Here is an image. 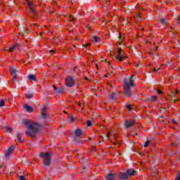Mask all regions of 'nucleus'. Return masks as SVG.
<instances>
[{"label": "nucleus", "instance_id": "f257e3e1", "mask_svg": "<svg viewBox=\"0 0 180 180\" xmlns=\"http://www.w3.org/2000/svg\"><path fill=\"white\" fill-rule=\"evenodd\" d=\"M22 126L26 129H28V131H25V134L30 137H36L37 133L40 131L41 127L37 122H34L29 120H22Z\"/></svg>", "mask_w": 180, "mask_h": 180}, {"label": "nucleus", "instance_id": "f03ea898", "mask_svg": "<svg viewBox=\"0 0 180 180\" xmlns=\"http://www.w3.org/2000/svg\"><path fill=\"white\" fill-rule=\"evenodd\" d=\"M134 75H131L128 79H125L124 82V94L128 98H130L132 95V89L135 87L136 83L134 82V79H133Z\"/></svg>", "mask_w": 180, "mask_h": 180}, {"label": "nucleus", "instance_id": "7ed1b4c3", "mask_svg": "<svg viewBox=\"0 0 180 180\" xmlns=\"http://www.w3.org/2000/svg\"><path fill=\"white\" fill-rule=\"evenodd\" d=\"M39 157L45 160V162H44V165L46 167L50 166V164H51V155L49 153L41 152Z\"/></svg>", "mask_w": 180, "mask_h": 180}, {"label": "nucleus", "instance_id": "20e7f679", "mask_svg": "<svg viewBox=\"0 0 180 180\" xmlns=\"http://www.w3.org/2000/svg\"><path fill=\"white\" fill-rule=\"evenodd\" d=\"M25 4L29 8L30 12H32V13H34L36 12V8H37V6H36V4H33L29 0H25Z\"/></svg>", "mask_w": 180, "mask_h": 180}, {"label": "nucleus", "instance_id": "39448f33", "mask_svg": "<svg viewBox=\"0 0 180 180\" xmlns=\"http://www.w3.org/2000/svg\"><path fill=\"white\" fill-rule=\"evenodd\" d=\"M10 71L11 73L13 75V79H18V72H19V69H15V68H13V66L10 67Z\"/></svg>", "mask_w": 180, "mask_h": 180}, {"label": "nucleus", "instance_id": "423d86ee", "mask_svg": "<svg viewBox=\"0 0 180 180\" xmlns=\"http://www.w3.org/2000/svg\"><path fill=\"white\" fill-rule=\"evenodd\" d=\"M65 84L67 86H74V79H72L71 77H68L65 79Z\"/></svg>", "mask_w": 180, "mask_h": 180}, {"label": "nucleus", "instance_id": "0eeeda50", "mask_svg": "<svg viewBox=\"0 0 180 180\" xmlns=\"http://www.w3.org/2000/svg\"><path fill=\"white\" fill-rule=\"evenodd\" d=\"M15 150V146L12 145L6 152L5 157L6 158H9V156Z\"/></svg>", "mask_w": 180, "mask_h": 180}, {"label": "nucleus", "instance_id": "6e6552de", "mask_svg": "<svg viewBox=\"0 0 180 180\" xmlns=\"http://www.w3.org/2000/svg\"><path fill=\"white\" fill-rule=\"evenodd\" d=\"M136 122L134 120H126L124 126L127 129H129L133 126H134Z\"/></svg>", "mask_w": 180, "mask_h": 180}, {"label": "nucleus", "instance_id": "1a4fd4ad", "mask_svg": "<svg viewBox=\"0 0 180 180\" xmlns=\"http://www.w3.org/2000/svg\"><path fill=\"white\" fill-rule=\"evenodd\" d=\"M121 54H122V48H120L118 50V55L115 57V58L118 60V61H123L124 58H127L126 56H121Z\"/></svg>", "mask_w": 180, "mask_h": 180}, {"label": "nucleus", "instance_id": "9d476101", "mask_svg": "<svg viewBox=\"0 0 180 180\" xmlns=\"http://www.w3.org/2000/svg\"><path fill=\"white\" fill-rule=\"evenodd\" d=\"M127 174L128 176H134V175H136V171L134 169H128L127 170Z\"/></svg>", "mask_w": 180, "mask_h": 180}, {"label": "nucleus", "instance_id": "9b49d317", "mask_svg": "<svg viewBox=\"0 0 180 180\" xmlns=\"http://www.w3.org/2000/svg\"><path fill=\"white\" fill-rule=\"evenodd\" d=\"M23 108L26 110V112H28V113H32V112H33V108L30 107L27 104H25Z\"/></svg>", "mask_w": 180, "mask_h": 180}, {"label": "nucleus", "instance_id": "f8f14e48", "mask_svg": "<svg viewBox=\"0 0 180 180\" xmlns=\"http://www.w3.org/2000/svg\"><path fill=\"white\" fill-rule=\"evenodd\" d=\"M120 179L122 180L127 179V178H129V174H127V173L125 172H121L120 174Z\"/></svg>", "mask_w": 180, "mask_h": 180}, {"label": "nucleus", "instance_id": "ddd939ff", "mask_svg": "<svg viewBox=\"0 0 180 180\" xmlns=\"http://www.w3.org/2000/svg\"><path fill=\"white\" fill-rule=\"evenodd\" d=\"M17 47H19V44H15L14 45H13V46L8 49L9 53H13V51H15V50H16Z\"/></svg>", "mask_w": 180, "mask_h": 180}, {"label": "nucleus", "instance_id": "4468645a", "mask_svg": "<svg viewBox=\"0 0 180 180\" xmlns=\"http://www.w3.org/2000/svg\"><path fill=\"white\" fill-rule=\"evenodd\" d=\"M99 40H100V38L98 36H94L91 37V41L93 43H98Z\"/></svg>", "mask_w": 180, "mask_h": 180}, {"label": "nucleus", "instance_id": "2eb2a0df", "mask_svg": "<svg viewBox=\"0 0 180 180\" xmlns=\"http://www.w3.org/2000/svg\"><path fill=\"white\" fill-rule=\"evenodd\" d=\"M46 107L42 108L41 110V117H43V119H46Z\"/></svg>", "mask_w": 180, "mask_h": 180}, {"label": "nucleus", "instance_id": "dca6fc26", "mask_svg": "<svg viewBox=\"0 0 180 180\" xmlns=\"http://www.w3.org/2000/svg\"><path fill=\"white\" fill-rule=\"evenodd\" d=\"M107 180H114L115 179V174H108L105 177Z\"/></svg>", "mask_w": 180, "mask_h": 180}, {"label": "nucleus", "instance_id": "f3484780", "mask_svg": "<svg viewBox=\"0 0 180 180\" xmlns=\"http://www.w3.org/2000/svg\"><path fill=\"white\" fill-rule=\"evenodd\" d=\"M28 79H30V81H37V77L34 75H28Z\"/></svg>", "mask_w": 180, "mask_h": 180}, {"label": "nucleus", "instance_id": "a211bd4d", "mask_svg": "<svg viewBox=\"0 0 180 180\" xmlns=\"http://www.w3.org/2000/svg\"><path fill=\"white\" fill-rule=\"evenodd\" d=\"M75 118L74 117V116H72V115H69V116L68 117V122L69 123H73V122H75Z\"/></svg>", "mask_w": 180, "mask_h": 180}, {"label": "nucleus", "instance_id": "6ab92c4d", "mask_svg": "<svg viewBox=\"0 0 180 180\" xmlns=\"http://www.w3.org/2000/svg\"><path fill=\"white\" fill-rule=\"evenodd\" d=\"M75 136H77V137H79L81 136V134H82V130H81L80 129H77L75 132Z\"/></svg>", "mask_w": 180, "mask_h": 180}, {"label": "nucleus", "instance_id": "aec40b11", "mask_svg": "<svg viewBox=\"0 0 180 180\" xmlns=\"http://www.w3.org/2000/svg\"><path fill=\"white\" fill-rule=\"evenodd\" d=\"M25 96L27 98V99H32V98H33V93L28 91L26 94Z\"/></svg>", "mask_w": 180, "mask_h": 180}, {"label": "nucleus", "instance_id": "412c9836", "mask_svg": "<svg viewBox=\"0 0 180 180\" xmlns=\"http://www.w3.org/2000/svg\"><path fill=\"white\" fill-rule=\"evenodd\" d=\"M53 88L56 94H61V92H63V91L58 89L57 86H56V85H53Z\"/></svg>", "mask_w": 180, "mask_h": 180}, {"label": "nucleus", "instance_id": "4be33fe9", "mask_svg": "<svg viewBox=\"0 0 180 180\" xmlns=\"http://www.w3.org/2000/svg\"><path fill=\"white\" fill-rule=\"evenodd\" d=\"M5 129H6V133H12V131L13 130V129L8 127H6Z\"/></svg>", "mask_w": 180, "mask_h": 180}, {"label": "nucleus", "instance_id": "5701e85b", "mask_svg": "<svg viewBox=\"0 0 180 180\" xmlns=\"http://www.w3.org/2000/svg\"><path fill=\"white\" fill-rule=\"evenodd\" d=\"M169 96H170V98H176V94L174 93V91H172L169 93Z\"/></svg>", "mask_w": 180, "mask_h": 180}, {"label": "nucleus", "instance_id": "b1692460", "mask_svg": "<svg viewBox=\"0 0 180 180\" xmlns=\"http://www.w3.org/2000/svg\"><path fill=\"white\" fill-rule=\"evenodd\" d=\"M158 99V97L157 96H153L150 97V101L151 102H154Z\"/></svg>", "mask_w": 180, "mask_h": 180}, {"label": "nucleus", "instance_id": "393cba45", "mask_svg": "<svg viewBox=\"0 0 180 180\" xmlns=\"http://www.w3.org/2000/svg\"><path fill=\"white\" fill-rule=\"evenodd\" d=\"M160 23H162V25H167V23H168V21H167V20L165 19H160Z\"/></svg>", "mask_w": 180, "mask_h": 180}, {"label": "nucleus", "instance_id": "a878e982", "mask_svg": "<svg viewBox=\"0 0 180 180\" xmlns=\"http://www.w3.org/2000/svg\"><path fill=\"white\" fill-rule=\"evenodd\" d=\"M110 98H111V99H112V101H116V94L115 93H112L110 95Z\"/></svg>", "mask_w": 180, "mask_h": 180}, {"label": "nucleus", "instance_id": "bb28decb", "mask_svg": "<svg viewBox=\"0 0 180 180\" xmlns=\"http://www.w3.org/2000/svg\"><path fill=\"white\" fill-rule=\"evenodd\" d=\"M154 72L160 74V72H161V68H155Z\"/></svg>", "mask_w": 180, "mask_h": 180}, {"label": "nucleus", "instance_id": "cd10ccee", "mask_svg": "<svg viewBox=\"0 0 180 180\" xmlns=\"http://www.w3.org/2000/svg\"><path fill=\"white\" fill-rule=\"evenodd\" d=\"M3 106H5V101L4 100H1L0 101V108H3Z\"/></svg>", "mask_w": 180, "mask_h": 180}, {"label": "nucleus", "instance_id": "c85d7f7f", "mask_svg": "<svg viewBox=\"0 0 180 180\" xmlns=\"http://www.w3.org/2000/svg\"><path fill=\"white\" fill-rule=\"evenodd\" d=\"M148 144H150V141L147 140V141L145 142V143H144V145H143V147H145V148L148 147Z\"/></svg>", "mask_w": 180, "mask_h": 180}, {"label": "nucleus", "instance_id": "c756f323", "mask_svg": "<svg viewBox=\"0 0 180 180\" xmlns=\"http://www.w3.org/2000/svg\"><path fill=\"white\" fill-rule=\"evenodd\" d=\"M175 180H180V171L177 172L176 178Z\"/></svg>", "mask_w": 180, "mask_h": 180}, {"label": "nucleus", "instance_id": "7c9ffc66", "mask_svg": "<svg viewBox=\"0 0 180 180\" xmlns=\"http://www.w3.org/2000/svg\"><path fill=\"white\" fill-rule=\"evenodd\" d=\"M17 140L19 143H22V137H20V136L18 135Z\"/></svg>", "mask_w": 180, "mask_h": 180}, {"label": "nucleus", "instance_id": "2f4dec72", "mask_svg": "<svg viewBox=\"0 0 180 180\" xmlns=\"http://www.w3.org/2000/svg\"><path fill=\"white\" fill-rule=\"evenodd\" d=\"M86 124H87L88 127L92 126V122H91V121H87Z\"/></svg>", "mask_w": 180, "mask_h": 180}, {"label": "nucleus", "instance_id": "473e14b6", "mask_svg": "<svg viewBox=\"0 0 180 180\" xmlns=\"http://www.w3.org/2000/svg\"><path fill=\"white\" fill-rule=\"evenodd\" d=\"M127 109H129V110H131V105H127Z\"/></svg>", "mask_w": 180, "mask_h": 180}, {"label": "nucleus", "instance_id": "72a5a7b5", "mask_svg": "<svg viewBox=\"0 0 180 180\" xmlns=\"http://www.w3.org/2000/svg\"><path fill=\"white\" fill-rule=\"evenodd\" d=\"M70 22H72L74 20V15L70 16Z\"/></svg>", "mask_w": 180, "mask_h": 180}, {"label": "nucleus", "instance_id": "f704fd0d", "mask_svg": "<svg viewBox=\"0 0 180 180\" xmlns=\"http://www.w3.org/2000/svg\"><path fill=\"white\" fill-rule=\"evenodd\" d=\"M19 179L20 180H25V176H20Z\"/></svg>", "mask_w": 180, "mask_h": 180}, {"label": "nucleus", "instance_id": "c9c22d12", "mask_svg": "<svg viewBox=\"0 0 180 180\" xmlns=\"http://www.w3.org/2000/svg\"><path fill=\"white\" fill-rule=\"evenodd\" d=\"M107 137H108V139L109 140H110V132H108V133L107 134Z\"/></svg>", "mask_w": 180, "mask_h": 180}, {"label": "nucleus", "instance_id": "e433bc0d", "mask_svg": "<svg viewBox=\"0 0 180 180\" xmlns=\"http://www.w3.org/2000/svg\"><path fill=\"white\" fill-rule=\"evenodd\" d=\"M95 150H96L95 146L91 147V151H95Z\"/></svg>", "mask_w": 180, "mask_h": 180}, {"label": "nucleus", "instance_id": "4c0bfd02", "mask_svg": "<svg viewBox=\"0 0 180 180\" xmlns=\"http://www.w3.org/2000/svg\"><path fill=\"white\" fill-rule=\"evenodd\" d=\"M158 94H159V95H161V94H162V91L161 90H158Z\"/></svg>", "mask_w": 180, "mask_h": 180}, {"label": "nucleus", "instance_id": "58836bf2", "mask_svg": "<svg viewBox=\"0 0 180 180\" xmlns=\"http://www.w3.org/2000/svg\"><path fill=\"white\" fill-rule=\"evenodd\" d=\"M92 22H93V23H95V22H96V19L95 18H93Z\"/></svg>", "mask_w": 180, "mask_h": 180}, {"label": "nucleus", "instance_id": "ea45409f", "mask_svg": "<svg viewBox=\"0 0 180 180\" xmlns=\"http://www.w3.org/2000/svg\"><path fill=\"white\" fill-rule=\"evenodd\" d=\"M174 94H175L176 95V94H179V91L178 89H176Z\"/></svg>", "mask_w": 180, "mask_h": 180}, {"label": "nucleus", "instance_id": "a19ab883", "mask_svg": "<svg viewBox=\"0 0 180 180\" xmlns=\"http://www.w3.org/2000/svg\"><path fill=\"white\" fill-rule=\"evenodd\" d=\"M177 20H178V23H180V15L178 17Z\"/></svg>", "mask_w": 180, "mask_h": 180}, {"label": "nucleus", "instance_id": "79ce46f5", "mask_svg": "<svg viewBox=\"0 0 180 180\" xmlns=\"http://www.w3.org/2000/svg\"><path fill=\"white\" fill-rule=\"evenodd\" d=\"M172 123H174V124H176V121H175V120H173Z\"/></svg>", "mask_w": 180, "mask_h": 180}, {"label": "nucleus", "instance_id": "37998d69", "mask_svg": "<svg viewBox=\"0 0 180 180\" xmlns=\"http://www.w3.org/2000/svg\"><path fill=\"white\" fill-rule=\"evenodd\" d=\"M137 17L139 18H141V14H138V15H137Z\"/></svg>", "mask_w": 180, "mask_h": 180}, {"label": "nucleus", "instance_id": "c03bdc74", "mask_svg": "<svg viewBox=\"0 0 180 180\" xmlns=\"http://www.w3.org/2000/svg\"><path fill=\"white\" fill-rule=\"evenodd\" d=\"M171 101H172V102H174V103H175V102H176V100H175V99H172Z\"/></svg>", "mask_w": 180, "mask_h": 180}, {"label": "nucleus", "instance_id": "a18cd8bd", "mask_svg": "<svg viewBox=\"0 0 180 180\" xmlns=\"http://www.w3.org/2000/svg\"><path fill=\"white\" fill-rule=\"evenodd\" d=\"M110 1L107 0V1H106L107 5H109V3H110Z\"/></svg>", "mask_w": 180, "mask_h": 180}, {"label": "nucleus", "instance_id": "49530a36", "mask_svg": "<svg viewBox=\"0 0 180 180\" xmlns=\"http://www.w3.org/2000/svg\"><path fill=\"white\" fill-rule=\"evenodd\" d=\"M160 120H161L162 122H164V117H160Z\"/></svg>", "mask_w": 180, "mask_h": 180}, {"label": "nucleus", "instance_id": "de8ad7c7", "mask_svg": "<svg viewBox=\"0 0 180 180\" xmlns=\"http://www.w3.org/2000/svg\"><path fill=\"white\" fill-rule=\"evenodd\" d=\"M88 46H91V44H86V47Z\"/></svg>", "mask_w": 180, "mask_h": 180}, {"label": "nucleus", "instance_id": "09e8293b", "mask_svg": "<svg viewBox=\"0 0 180 180\" xmlns=\"http://www.w3.org/2000/svg\"><path fill=\"white\" fill-rule=\"evenodd\" d=\"M49 53H54V51H53V50H51V51H49Z\"/></svg>", "mask_w": 180, "mask_h": 180}, {"label": "nucleus", "instance_id": "8fccbe9b", "mask_svg": "<svg viewBox=\"0 0 180 180\" xmlns=\"http://www.w3.org/2000/svg\"><path fill=\"white\" fill-rule=\"evenodd\" d=\"M108 75H110V74L105 75V78L108 77Z\"/></svg>", "mask_w": 180, "mask_h": 180}, {"label": "nucleus", "instance_id": "3c124183", "mask_svg": "<svg viewBox=\"0 0 180 180\" xmlns=\"http://www.w3.org/2000/svg\"><path fill=\"white\" fill-rule=\"evenodd\" d=\"M120 46H122V42H119Z\"/></svg>", "mask_w": 180, "mask_h": 180}, {"label": "nucleus", "instance_id": "603ef678", "mask_svg": "<svg viewBox=\"0 0 180 180\" xmlns=\"http://www.w3.org/2000/svg\"><path fill=\"white\" fill-rule=\"evenodd\" d=\"M139 67H140V65H137V68H139Z\"/></svg>", "mask_w": 180, "mask_h": 180}, {"label": "nucleus", "instance_id": "864d4df0", "mask_svg": "<svg viewBox=\"0 0 180 180\" xmlns=\"http://www.w3.org/2000/svg\"><path fill=\"white\" fill-rule=\"evenodd\" d=\"M113 144L116 145V144H117V143H114Z\"/></svg>", "mask_w": 180, "mask_h": 180}, {"label": "nucleus", "instance_id": "5fc2aeb1", "mask_svg": "<svg viewBox=\"0 0 180 180\" xmlns=\"http://www.w3.org/2000/svg\"><path fill=\"white\" fill-rule=\"evenodd\" d=\"M0 168H2V165H0Z\"/></svg>", "mask_w": 180, "mask_h": 180}, {"label": "nucleus", "instance_id": "6e6d98bb", "mask_svg": "<svg viewBox=\"0 0 180 180\" xmlns=\"http://www.w3.org/2000/svg\"><path fill=\"white\" fill-rule=\"evenodd\" d=\"M96 68H98V65H96Z\"/></svg>", "mask_w": 180, "mask_h": 180}, {"label": "nucleus", "instance_id": "4d7b16f0", "mask_svg": "<svg viewBox=\"0 0 180 180\" xmlns=\"http://www.w3.org/2000/svg\"><path fill=\"white\" fill-rule=\"evenodd\" d=\"M65 113H67V112L64 111Z\"/></svg>", "mask_w": 180, "mask_h": 180}, {"label": "nucleus", "instance_id": "13d9d810", "mask_svg": "<svg viewBox=\"0 0 180 180\" xmlns=\"http://www.w3.org/2000/svg\"><path fill=\"white\" fill-rule=\"evenodd\" d=\"M179 101H180V99H179Z\"/></svg>", "mask_w": 180, "mask_h": 180}]
</instances>
